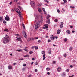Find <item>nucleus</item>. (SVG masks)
Masks as SVG:
<instances>
[{"label":"nucleus","instance_id":"63","mask_svg":"<svg viewBox=\"0 0 77 77\" xmlns=\"http://www.w3.org/2000/svg\"><path fill=\"white\" fill-rule=\"evenodd\" d=\"M70 68H72V67H73V66L72 65H70Z\"/></svg>","mask_w":77,"mask_h":77},{"label":"nucleus","instance_id":"55","mask_svg":"<svg viewBox=\"0 0 77 77\" xmlns=\"http://www.w3.org/2000/svg\"><path fill=\"white\" fill-rule=\"evenodd\" d=\"M74 77V75H72L71 76H69V77Z\"/></svg>","mask_w":77,"mask_h":77},{"label":"nucleus","instance_id":"6","mask_svg":"<svg viewBox=\"0 0 77 77\" xmlns=\"http://www.w3.org/2000/svg\"><path fill=\"white\" fill-rule=\"evenodd\" d=\"M31 5L33 7L35 6V2H31Z\"/></svg>","mask_w":77,"mask_h":77},{"label":"nucleus","instance_id":"48","mask_svg":"<svg viewBox=\"0 0 77 77\" xmlns=\"http://www.w3.org/2000/svg\"><path fill=\"white\" fill-rule=\"evenodd\" d=\"M66 71L67 72H69V69H67Z\"/></svg>","mask_w":77,"mask_h":77},{"label":"nucleus","instance_id":"12","mask_svg":"<svg viewBox=\"0 0 77 77\" xmlns=\"http://www.w3.org/2000/svg\"><path fill=\"white\" fill-rule=\"evenodd\" d=\"M3 20V17H0V22H2Z\"/></svg>","mask_w":77,"mask_h":77},{"label":"nucleus","instance_id":"38","mask_svg":"<svg viewBox=\"0 0 77 77\" xmlns=\"http://www.w3.org/2000/svg\"><path fill=\"white\" fill-rule=\"evenodd\" d=\"M3 23L4 24H6V22L5 20H3Z\"/></svg>","mask_w":77,"mask_h":77},{"label":"nucleus","instance_id":"14","mask_svg":"<svg viewBox=\"0 0 77 77\" xmlns=\"http://www.w3.org/2000/svg\"><path fill=\"white\" fill-rule=\"evenodd\" d=\"M38 9L39 12H40V13L42 12V11L41 10V8L38 7Z\"/></svg>","mask_w":77,"mask_h":77},{"label":"nucleus","instance_id":"57","mask_svg":"<svg viewBox=\"0 0 77 77\" xmlns=\"http://www.w3.org/2000/svg\"><path fill=\"white\" fill-rule=\"evenodd\" d=\"M35 60V58H33L32 59V60Z\"/></svg>","mask_w":77,"mask_h":77},{"label":"nucleus","instance_id":"58","mask_svg":"<svg viewBox=\"0 0 77 77\" xmlns=\"http://www.w3.org/2000/svg\"><path fill=\"white\" fill-rule=\"evenodd\" d=\"M26 66V64H23V66Z\"/></svg>","mask_w":77,"mask_h":77},{"label":"nucleus","instance_id":"11","mask_svg":"<svg viewBox=\"0 0 77 77\" xmlns=\"http://www.w3.org/2000/svg\"><path fill=\"white\" fill-rule=\"evenodd\" d=\"M66 75L65 72H63L61 74V76L62 77H64V76H65Z\"/></svg>","mask_w":77,"mask_h":77},{"label":"nucleus","instance_id":"2","mask_svg":"<svg viewBox=\"0 0 77 77\" xmlns=\"http://www.w3.org/2000/svg\"><path fill=\"white\" fill-rule=\"evenodd\" d=\"M41 23H40V21H38L35 25V29L36 30L38 28H39L40 27Z\"/></svg>","mask_w":77,"mask_h":77},{"label":"nucleus","instance_id":"5","mask_svg":"<svg viewBox=\"0 0 77 77\" xmlns=\"http://www.w3.org/2000/svg\"><path fill=\"white\" fill-rule=\"evenodd\" d=\"M5 18L6 21H9V17L8 16L6 15Z\"/></svg>","mask_w":77,"mask_h":77},{"label":"nucleus","instance_id":"7","mask_svg":"<svg viewBox=\"0 0 77 77\" xmlns=\"http://www.w3.org/2000/svg\"><path fill=\"white\" fill-rule=\"evenodd\" d=\"M57 70L58 72H60L61 71V67H58L57 69Z\"/></svg>","mask_w":77,"mask_h":77},{"label":"nucleus","instance_id":"37","mask_svg":"<svg viewBox=\"0 0 77 77\" xmlns=\"http://www.w3.org/2000/svg\"><path fill=\"white\" fill-rule=\"evenodd\" d=\"M30 40H31V38H29L27 39V41L28 42L30 41Z\"/></svg>","mask_w":77,"mask_h":77},{"label":"nucleus","instance_id":"43","mask_svg":"<svg viewBox=\"0 0 77 77\" xmlns=\"http://www.w3.org/2000/svg\"><path fill=\"white\" fill-rule=\"evenodd\" d=\"M19 60H24V59L23 58H20L19 59Z\"/></svg>","mask_w":77,"mask_h":77},{"label":"nucleus","instance_id":"34","mask_svg":"<svg viewBox=\"0 0 77 77\" xmlns=\"http://www.w3.org/2000/svg\"><path fill=\"white\" fill-rule=\"evenodd\" d=\"M54 21L55 22H57L58 21V20L57 19H55L54 20Z\"/></svg>","mask_w":77,"mask_h":77},{"label":"nucleus","instance_id":"13","mask_svg":"<svg viewBox=\"0 0 77 77\" xmlns=\"http://www.w3.org/2000/svg\"><path fill=\"white\" fill-rule=\"evenodd\" d=\"M12 68V66L9 65L8 66V68L9 69H11Z\"/></svg>","mask_w":77,"mask_h":77},{"label":"nucleus","instance_id":"9","mask_svg":"<svg viewBox=\"0 0 77 77\" xmlns=\"http://www.w3.org/2000/svg\"><path fill=\"white\" fill-rule=\"evenodd\" d=\"M19 17H20V20H23V17H22V16H21V14H19Z\"/></svg>","mask_w":77,"mask_h":77},{"label":"nucleus","instance_id":"40","mask_svg":"<svg viewBox=\"0 0 77 77\" xmlns=\"http://www.w3.org/2000/svg\"><path fill=\"white\" fill-rule=\"evenodd\" d=\"M45 2H46V3H49V1H48V0H45Z\"/></svg>","mask_w":77,"mask_h":77},{"label":"nucleus","instance_id":"17","mask_svg":"<svg viewBox=\"0 0 77 77\" xmlns=\"http://www.w3.org/2000/svg\"><path fill=\"white\" fill-rule=\"evenodd\" d=\"M45 29H48V24H46L45 25Z\"/></svg>","mask_w":77,"mask_h":77},{"label":"nucleus","instance_id":"56","mask_svg":"<svg viewBox=\"0 0 77 77\" xmlns=\"http://www.w3.org/2000/svg\"><path fill=\"white\" fill-rule=\"evenodd\" d=\"M38 16L35 15V18H38Z\"/></svg>","mask_w":77,"mask_h":77},{"label":"nucleus","instance_id":"19","mask_svg":"<svg viewBox=\"0 0 77 77\" xmlns=\"http://www.w3.org/2000/svg\"><path fill=\"white\" fill-rule=\"evenodd\" d=\"M66 32L67 33L69 34L71 33V32H70V31H69V30H67L66 31Z\"/></svg>","mask_w":77,"mask_h":77},{"label":"nucleus","instance_id":"53","mask_svg":"<svg viewBox=\"0 0 77 77\" xmlns=\"http://www.w3.org/2000/svg\"><path fill=\"white\" fill-rule=\"evenodd\" d=\"M14 2H17L18 1V0H14Z\"/></svg>","mask_w":77,"mask_h":77},{"label":"nucleus","instance_id":"39","mask_svg":"<svg viewBox=\"0 0 77 77\" xmlns=\"http://www.w3.org/2000/svg\"><path fill=\"white\" fill-rule=\"evenodd\" d=\"M63 0L65 3H66V2H67V1H66V0Z\"/></svg>","mask_w":77,"mask_h":77},{"label":"nucleus","instance_id":"52","mask_svg":"<svg viewBox=\"0 0 77 77\" xmlns=\"http://www.w3.org/2000/svg\"><path fill=\"white\" fill-rule=\"evenodd\" d=\"M12 1H11L9 3L10 5H12Z\"/></svg>","mask_w":77,"mask_h":77},{"label":"nucleus","instance_id":"30","mask_svg":"<svg viewBox=\"0 0 77 77\" xmlns=\"http://www.w3.org/2000/svg\"><path fill=\"white\" fill-rule=\"evenodd\" d=\"M72 50V47H71L69 48V51H71Z\"/></svg>","mask_w":77,"mask_h":77},{"label":"nucleus","instance_id":"28","mask_svg":"<svg viewBox=\"0 0 77 77\" xmlns=\"http://www.w3.org/2000/svg\"><path fill=\"white\" fill-rule=\"evenodd\" d=\"M4 31H5V32H8L9 30L7 29H4Z\"/></svg>","mask_w":77,"mask_h":77},{"label":"nucleus","instance_id":"59","mask_svg":"<svg viewBox=\"0 0 77 77\" xmlns=\"http://www.w3.org/2000/svg\"><path fill=\"white\" fill-rule=\"evenodd\" d=\"M16 65V63H14L13 64V65Z\"/></svg>","mask_w":77,"mask_h":77},{"label":"nucleus","instance_id":"26","mask_svg":"<svg viewBox=\"0 0 77 77\" xmlns=\"http://www.w3.org/2000/svg\"><path fill=\"white\" fill-rule=\"evenodd\" d=\"M17 40L18 41H21V38L20 37H19L17 38Z\"/></svg>","mask_w":77,"mask_h":77},{"label":"nucleus","instance_id":"3","mask_svg":"<svg viewBox=\"0 0 77 77\" xmlns=\"http://www.w3.org/2000/svg\"><path fill=\"white\" fill-rule=\"evenodd\" d=\"M14 10L15 11H16V12H17V13H18V14H19L21 13L20 12V10H19V9H18L17 8H14Z\"/></svg>","mask_w":77,"mask_h":77},{"label":"nucleus","instance_id":"47","mask_svg":"<svg viewBox=\"0 0 77 77\" xmlns=\"http://www.w3.org/2000/svg\"><path fill=\"white\" fill-rule=\"evenodd\" d=\"M31 48L32 49H33V48H35V46H32L31 47Z\"/></svg>","mask_w":77,"mask_h":77},{"label":"nucleus","instance_id":"42","mask_svg":"<svg viewBox=\"0 0 77 77\" xmlns=\"http://www.w3.org/2000/svg\"><path fill=\"white\" fill-rule=\"evenodd\" d=\"M23 50H24L28 52V50L26 49H23Z\"/></svg>","mask_w":77,"mask_h":77},{"label":"nucleus","instance_id":"41","mask_svg":"<svg viewBox=\"0 0 77 77\" xmlns=\"http://www.w3.org/2000/svg\"><path fill=\"white\" fill-rule=\"evenodd\" d=\"M42 9L43 11V12H45V9L44 8H42Z\"/></svg>","mask_w":77,"mask_h":77},{"label":"nucleus","instance_id":"25","mask_svg":"<svg viewBox=\"0 0 77 77\" xmlns=\"http://www.w3.org/2000/svg\"><path fill=\"white\" fill-rule=\"evenodd\" d=\"M44 14L45 15H47V12L46 11H45L44 12Z\"/></svg>","mask_w":77,"mask_h":77},{"label":"nucleus","instance_id":"36","mask_svg":"<svg viewBox=\"0 0 77 77\" xmlns=\"http://www.w3.org/2000/svg\"><path fill=\"white\" fill-rule=\"evenodd\" d=\"M29 55H25L24 56V57H29Z\"/></svg>","mask_w":77,"mask_h":77},{"label":"nucleus","instance_id":"45","mask_svg":"<svg viewBox=\"0 0 77 77\" xmlns=\"http://www.w3.org/2000/svg\"><path fill=\"white\" fill-rule=\"evenodd\" d=\"M55 63H56V61H54L53 62V64H55Z\"/></svg>","mask_w":77,"mask_h":77},{"label":"nucleus","instance_id":"50","mask_svg":"<svg viewBox=\"0 0 77 77\" xmlns=\"http://www.w3.org/2000/svg\"><path fill=\"white\" fill-rule=\"evenodd\" d=\"M70 8H72V9H74V7L70 6Z\"/></svg>","mask_w":77,"mask_h":77},{"label":"nucleus","instance_id":"61","mask_svg":"<svg viewBox=\"0 0 77 77\" xmlns=\"http://www.w3.org/2000/svg\"><path fill=\"white\" fill-rule=\"evenodd\" d=\"M38 42L39 43H40L41 42V41L40 40H38Z\"/></svg>","mask_w":77,"mask_h":77},{"label":"nucleus","instance_id":"35","mask_svg":"<svg viewBox=\"0 0 77 77\" xmlns=\"http://www.w3.org/2000/svg\"><path fill=\"white\" fill-rule=\"evenodd\" d=\"M39 39V37H35L34 38V39Z\"/></svg>","mask_w":77,"mask_h":77},{"label":"nucleus","instance_id":"44","mask_svg":"<svg viewBox=\"0 0 77 77\" xmlns=\"http://www.w3.org/2000/svg\"><path fill=\"white\" fill-rule=\"evenodd\" d=\"M38 62H36L35 63V65H38Z\"/></svg>","mask_w":77,"mask_h":77},{"label":"nucleus","instance_id":"22","mask_svg":"<svg viewBox=\"0 0 77 77\" xmlns=\"http://www.w3.org/2000/svg\"><path fill=\"white\" fill-rule=\"evenodd\" d=\"M48 53L49 54H51V50H49L48 51Z\"/></svg>","mask_w":77,"mask_h":77},{"label":"nucleus","instance_id":"33","mask_svg":"<svg viewBox=\"0 0 77 77\" xmlns=\"http://www.w3.org/2000/svg\"><path fill=\"white\" fill-rule=\"evenodd\" d=\"M67 40H68V39H67V38H65L64 40V42H66Z\"/></svg>","mask_w":77,"mask_h":77},{"label":"nucleus","instance_id":"29","mask_svg":"<svg viewBox=\"0 0 77 77\" xmlns=\"http://www.w3.org/2000/svg\"><path fill=\"white\" fill-rule=\"evenodd\" d=\"M66 56H67L66 54H64V57H65V58H66Z\"/></svg>","mask_w":77,"mask_h":77},{"label":"nucleus","instance_id":"51","mask_svg":"<svg viewBox=\"0 0 77 77\" xmlns=\"http://www.w3.org/2000/svg\"><path fill=\"white\" fill-rule=\"evenodd\" d=\"M55 39H57V38H58V37L57 36H55Z\"/></svg>","mask_w":77,"mask_h":77},{"label":"nucleus","instance_id":"1","mask_svg":"<svg viewBox=\"0 0 77 77\" xmlns=\"http://www.w3.org/2000/svg\"><path fill=\"white\" fill-rule=\"evenodd\" d=\"M3 44H6L9 42V36L6 35L2 39Z\"/></svg>","mask_w":77,"mask_h":77},{"label":"nucleus","instance_id":"18","mask_svg":"<svg viewBox=\"0 0 77 77\" xmlns=\"http://www.w3.org/2000/svg\"><path fill=\"white\" fill-rule=\"evenodd\" d=\"M41 19V21H43V18L44 17V16H43V15H41L40 16Z\"/></svg>","mask_w":77,"mask_h":77},{"label":"nucleus","instance_id":"62","mask_svg":"<svg viewBox=\"0 0 77 77\" xmlns=\"http://www.w3.org/2000/svg\"><path fill=\"white\" fill-rule=\"evenodd\" d=\"M45 58H46V57H44L43 58V60H45Z\"/></svg>","mask_w":77,"mask_h":77},{"label":"nucleus","instance_id":"49","mask_svg":"<svg viewBox=\"0 0 77 77\" xmlns=\"http://www.w3.org/2000/svg\"><path fill=\"white\" fill-rule=\"evenodd\" d=\"M57 11L58 13H59V12H60V10H59V9L57 10Z\"/></svg>","mask_w":77,"mask_h":77},{"label":"nucleus","instance_id":"60","mask_svg":"<svg viewBox=\"0 0 77 77\" xmlns=\"http://www.w3.org/2000/svg\"><path fill=\"white\" fill-rule=\"evenodd\" d=\"M32 51H30L29 53L30 54H32Z\"/></svg>","mask_w":77,"mask_h":77},{"label":"nucleus","instance_id":"21","mask_svg":"<svg viewBox=\"0 0 77 77\" xmlns=\"http://www.w3.org/2000/svg\"><path fill=\"white\" fill-rule=\"evenodd\" d=\"M45 51H42V54H45Z\"/></svg>","mask_w":77,"mask_h":77},{"label":"nucleus","instance_id":"4","mask_svg":"<svg viewBox=\"0 0 77 77\" xmlns=\"http://www.w3.org/2000/svg\"><path fill=\"white\" fill-rule=\"evenodd\" d=\"M23 36L25 38H27V36L26 35V32H25V31H23Z\"/></svg>","mask_w":77,"mask_h":77},{"label":"nucleus","instance_id":"15","mask_svg":"<svg viewBox=\"0 0 77 77\" xmlns=\"http://www.w3.org/2000/svg\"><path fill=\"white\" fill-rule=\"evenodd\" d=\"M47 22L48 24H50V19H48Z\"/></svg>","mask_w":77,"mask_h":77},{"label":"nucleus","instance_id":"20","mask_svg":"<svg viewBox=\"0 0 77 77\" xmlns=\"http://www.w3.org/2000/svg\"><path fill=\"white\" fill-rule=\"evenodd\" d=\"M50 67H47L46 68V70L48 71H50Z\"/></svg>","mask_w":77,"mask_h":77},{"label":"nucleus","instance_id":"31","mask_svg":"<svg viewBox=\"0 0 77 77\" xmlns=\"http://www.w3.org/2000/svg\"><path fill=\"white\" fill-rule=\"evenodd\" d=\"M31 41H33V40H35V38H31Z\"/></svg>","mask_w":77,"mask_h":77},{"label":"nucleus","instance_id":"54","mask_svg":"<svg viewBox=\"0 0 77 77\" xmlns=\"http://www.w3.org/2000/svg\"><path fill=\"white\" fill-rule=\"evenodd\" d=\"M35 72H37V71H38V70L37 69H35Z\"/></svg>","mask_w":77,"mask_h":77},{"label":"nucleus","instance_id":"32","mask_svg":"<svg viewBox=\"0 0 77 77\" xmlns=\"http://www.w3.org/2000/svg\"><path fill=\"white\" fill-rule=\"evenodd\" d=\"M35 49L36 50H38V47L35 46Z\"/></svg>","mask_w":77,"mask_h":77},{"label":"nucleus","instance_id":"16","mask_svg":"<svg viewBox=\"0 0 77 77\" xmlns=\"http://www.w3.org/2000/svg\"><path fill=\"white\" fill-rule=\"evenodd\" d=\"M63 22H61V25H60V28H62L63 27Z\"/></svg>","mask_w":77,"mask_h":77},{"label":"nucleus","instance_id":"24","mask_svg":"<svg viewBox=\"0 0 77 77\" xmlns=\"http://www.w3.org/2000/svg\"><path fill=\"white\" fill-rule=\"evenodd\" d=\"M18 8H19V9L21 10V11H23V8H21L20 6H18Z\"/></svg>","mask_w":77,"mask_h":77},{"label":"nucleus","instance_id":"23","mask_svg":"<svg viewBox=\"0 0 77 77\" xmlns=\"http://www.w3.org/2000/svg\"><path fill=\"white\" fill-rule=\"evenodd\" d=\"M17 51H18V52H20V51H23V50H22V49H19L17 50Z\"/></svg>","mask_w":77,"mask_h":77},{"label":"nucleus","instance_id":"8","mask_svg":"<svg viewBox=\"0 0 77 77\" xmlns=\"http://www.w3.org/2000/svg\"><path fill=\"white\" fill-rule=\"evenodd\" d=\"M50 39L51 40H54V36H53V35H51L50 37Z\"/></svg>","mask_w":77,"mask_h":77},{"label":"nucleus","instance_id":"64","mask_svg":"<svg viewBox=\"0 0 77 77\" xmlns=\"http://www.w3.org/2000/svg\"><path fill=\"white\" fill-rule=\"evenodd\" d=\"M31 77V75H29V76H28V77Z\"/></svg>","mask_w":77,"mask_h":77},{"label":"nucleus","instance_id":"46","mask_svg":"<svg viewBox=\"0 0 77 77\" xmlns=\"http://www.w3.org/2000/svg\"><path fill=\"white\" fill-rule=\"evenodd\" d=\"M48 42H51V40H48Z\"/></svg>","mask_w":77,"mask_h":77},{"label":"nucleus","instance_id":"10","mask_svg":"<svg viewBox=\"0 0 77 77\" xmlns=\"http://www.w3.org/2000/svg\"><path fill=\"white\" fill-rule=\"evenodd\" d=\"M60 32H61V30L60 29H59L57 31V34H59L60 33Z\"/></svg>","mask_w":77,"mask_h":77},{"label":"nucleus","instance_id":"27","mask_svg":"<svg viewBox=\"0 0 77 77\" xmlns=\"http://www.w3.org/2000/svg\"><path fill=\"white\" fill-rule=\"evenodd\" d=\"M50 16L49 15H48L47 16V18L48 19H48H49V18H50Z\"/></svg>","mask_w":77,"mask_h":77}]
</instances>
